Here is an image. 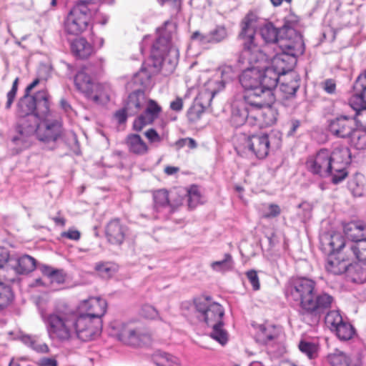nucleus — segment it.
Segmentation results:
<instances>
[{"mask_svg":"<svg viewBox=\"0 0 366 366\" xmlns=\"http://www.w3.org/2000/svg\"><path fill=\"white\" fill-rule=\"evenodd\" d=\"M252 111L242 100L234 102L231 116V122L233 126L235 127H240L247 121L252 124Z\"/></svg>","mask_w":366,"mask_h":366,"instance_id":"21","label":"nucleus"},{"mask_svg":"<svg viewBox=\"0 0 366 366\" xmlns=\"http://www.w3.org/2000/svg\"><path fill=\"white\" fill-rule=\"evenodd\" d=\"M332 332L340 340L348 341L355 335V329L350 322L343 320Z\"/></svg>","mask_w":366,"mask_h":366,"instance_id":"39","label":"nucleus"},{"mask_svg":"<svg viewBox=\"0 0 366 366\" xmlns=\"http://www.w3.org/2000/svg\"><path fill=\"white\" fill-rule=\"evenodd\" d=\"M128 227L119 218L112 219L105 227V237L114 245H121L128 233Z\"/></svg>","mask_w":366,"mask_h":366,"instance_id":"18","label":"nucleus"},{"mask_svg":"<svg viewBox=\"0 0 366 366\" xmlns=\"http://www.w3.org/2000/svg\"><path fill=\"white\" fill-rule=\"evenodd\" d=\"M152 360L157 366H177V359L163 351L157 350L152 355Z\"/></svg>","mask_w":366,"mask_h":366,"instance_id":"40","label":"nucleus"},{"mask_svg":"<svg viewBox=\"0 0 366 366\" xmlns=\"http://www.w3.org/2000/svg\"><path fill=\"white\" fill-rule=\"evenodd\" d=\"M359 114L354 117L340 115L327 121L325 129L331 135L340 139H349L360 121L357 119Z\"/></svg>","mask_w":366,"mask_h":366,"instance_id":"12","label":"nucleus"},{"mask_svg":"<svg viewBox=\"0 0 366 366\" xmlns=\"http://www.w3.org/2000/svg\"><path fill=\"white\" fill-rule=\"evenodd\" d=\"M237 152L243 155L247 151L259 159L266 158L269 152L270 141L269 134L259 132L252 134H242L237 137L234 146Z\"/></svg>","mask_w":366,"mask_h":366,"instance_id":"8","label":"nucleus"},{"mask_svg":"<svg viewBox=\"0 0 366 366\" xmlns=\"http://www.w3.org/2000/svg\"><path fill=\"white\" fill-rule=\"evenodd\" d=\"M348 264L341 254L332 252L328 254L325 269L328 272L340 274L347 270Z\"/></svg>","mask_w":366,"mask_h":366,"instance_id":"29","label":"nucleus"},{"mask_svg":"<svg viewBox=\"0 0 366 366\" xmlns=\"http://www.w3.org/2000/svg\"><path fill=\"white\" fill-rule=\"evenodd\" d=\"M347 185L354 196H362L365 188L364 176L359 173L355 174V176L350 179Z\"/></svg>","mask_w":366,"mask_h":366,"instance_id":"45","label":"nucleus"},{"mask_svg":"<svg viewBox=\"0 0 366 366\" xmlns=\"http://www.w3.org/2000/svg\"><path fill=\"white\" fill-rule=\"evenodd\" d=\"M154 207L159 209L167 206H173L169 199V194L167 189H162L153 192Z\"/></svg>","mask_w":366,"mask_h":366,"instance_id":"44","label":"nucleus"},{"mask_svg":"<svg viewBox=\"0 0 366 366\" xmlns=\"http://www.w3.org/2000/svg\"><path fill=\"white\" fill-rule=\"evenodd\" d=\"M296 57L282 51L272 59V66L277 69L282 75L290 72L296 62Z\"/></svg>","mask_w":366,"mask_h":366,"instance_id":"33","label":"nucleus"},{"mask_svg":"<svg viewBox=\"0 0 366 366\" xmlns=\"http://www.w3.org/2000/svg\"><path fill=\"white\" fill-rule=\"evenodd\" d=\"M327 247H324L323 249L328 252V254L335 252L340 254L342 249H346L347 252L349 251V243H346L343 236L340 233H333L330 237H325Z\"/></svg>","mask_w":366,"mask_h":366,"instance_id":"30","label":"nucleus"},{"mask_svg":"<svg viewBox=\"0 0 366 366\" xmlns=\"http://www.w3.org/2000/svg\"><path fill=\"white\" fill-rule=\"evenodd\" d=\"M128 115L129 112L124 107L122 109L117 111L114 114V117L118 121L119 124H123L126 122Z\"/></svg>","mask_w":366,"mask_h":366,"instance_id":"64","label":"nucleus"},{"mask_svg":"<svg viewBox=\"0 0 366 366\" xmlns=\"http://www.w3.org/2000/svg\"><path fill=\"white\" fill-rule=\"evenodd\" d=\"M246 276L252 286L254 291L260 288L259 280L257 271L254 269L249 270L246 272Z\"/></svg>","mask_w":366,"mask_h":366,"instance_id":"60","label":"nucleus"},{"mask_svg":"<svg viewBox=\"0 0 366 366\" xmlns=\"http://www.w3.org/2000/svg\"><path fill=\"white\" fill-rule=\"evenodd\" d=\"M144 134L150 144L160 143L163 140V138L154 128L147 129Z\"/></svg>","mask_w":366,"mask_h":366,"instance_id":"59","label":"nucleus"},{"mask_svg":"<svg viewBox=\"0 0 366 366\" xmlns=\"http://www.w3.org/2000/svg\"><path fill=\"white\" fill-rule=\"evenodd\" d=\"M38 366H58V362L56 357H42L38 362Z\"/></svg>","mask_w":366,"mask_h":366,"instance_id":"63","label":"nucleus"},{"mask_svg":"<svg viewBox=\"0 0 366 366\" xmlns=\"http://www.w3.org/2000/svg\"><path fill=\"white\" fill-rule=\"evenodd\" d=\"M61 237L62 238L77 241L81 237V233L77 229H69L67 231L62 232Z\"/></svg>","mask_w":366,"mask_h":366,"instance_id":"61","label":"nucleus"},{"mask_svg":"<svg viewBox=\"0 0 366 366\" xmlns=\"http://www.w3.org/2000/svg\"><path fill=\"white\" fill-rule=\"evenodd\" d=\"M259 19L255 11H249L241 21V30L238 36L242 41L243 48L239 56L242 63L255 64L267 59L266 54L257 43L255 38V29Z\"/></svg>","mask_w":366,"mask_h":366,"instance_id":"2","label":"nucleus"},{"mask_svg":"<svg viewBox=\"0 0 366 366\" xmlns=\"http://www.w3.org/2000/svg\"><path fill=\"white\" fill-rule=\"evenodd\" d=\"M299 349L310 359H313L318 356V345L302 340L299 343Z\"/></svg>","mask_w":366,"mask_h":366,"instance_id":"50","label":"nucleus"},{"mask_svg":"<svg viewBox=\"0 0 366 366\" xmlns=\"http://www.w3.org/2000/svg\"><path fill=\"white\" fill-rule=\"evenodd\" d=\"M344 233L351 243L366 241V222L362 220L351 221L343 226Z\"/></svg>","mask_w":366,"mask_h":366,"instance_id":"23","label":"nucleus"},{"mask_svg":"<svg viewBox=\"0 0 366 366\" xmlns=\"http://www.w3.org/2000/svg\"><path fill=\"white\" fill-rule=\"evenodd\" d=\"M42 274L47 277L51 284L62 285L66 279V274L62 269H55L44 265L41 267Z\"/></svg>","mask_w":366,"mask_h":366,"instance_id":"37","label":"nucleus"},{"mask_svg":"<svg viewBox=\"0 0 366 366\" xmlns=\"http://www.w3.org/2000/svg\"><path fill=\"white\" fill-rule=\"evenodd\" d=\"M327 360L332 366H360V362L352 358L346 353L335 349L333 352L327 355Z\"/></svg>","mask_w":366,"mask_h":366,"instance_id":"28","label":"nucleus"},{"mask_svg":"<svg viewBox=\"0 0 366 366\" xmlns=\"http://www.w3.org/2000/svg\"><path fill=\"white\" fill-rule=\"evenodd\" d=\"M319 154L320 152H317L315 154L310 156L306 162L307 169L313 174H319L320 172Z\"/></svg>","mask_w":366,"mask_h":366,"instance_id":"56","label":"nucleus"},{"mask_svg":"<svg viewBox=\"0 0 366 366\" xmlns=\"http://www.w3.org/2000/svg\"><path fill=\"white\" fill-rule=\"evenodd\" d=\"M36 267V260L28 254H24L16 259L14 269L18 274H24L31 272Z\"/></svg>","mask_w":366,"mask_h":366,"instance_id":"36","label":"nucleus"},{"mask_svg":"<svg viewBox=\"0 0 366 366\" xmlns=\"http://www.w3.org/2000/svg\"><path fill=\"white\" fill-rule=\"evenodd\" d=\"M282 212L280 207L274 203H271L267 207V212L262 214L264 219H273L277 217Z\"/></svg>","mask_w":366,"mask_h":366,"instance_id":"58","label":"nucleus"},{"mask_svg":"<svg viewBox=\"0 0 366 366\" xmlns=\"http://www.w3.org/2000/svg\"><path fill=\"white\" fill-rule=\"evenodd\" d=\"M144 99V94L140 90L134 91L129 95L124 107L129 112V116L137 114L142 109Z\"/></svg>","mask_w":366,"mask_h":366,"instance_id":"34","label":"nucleus"},{"mask_svg":"<svg viewBox=\"0 0 366 366\" xmlns=\"http://www.w3.org/2000/svg\"><path fill=\"white\" fill-rule=\"evenodd\" d=\"M365 127L364 129L357 127L349 138L350 146L357 150L366 149V123Z\"/></svg>","mask_w":366,"mask_h":366,"instance_id":"41","label":"nucleus"},{"mask_svg":"<svg viewBox=\"0 0 366 366\" xmlns=\"http://www.w3.org/2000/svg\"><path fill=\"white\" fill-rule=\"evenodd\" d=\"M19 118L16 130L20 135L19 138L28 137L34 134L37 136V129L40 126L36 120L37 117H26Z\"/></svg>","mask_w":366,"mask_h":366,"instance_id":"26","label":"nucleus"},{"mask_svg":"<svg viewBox=\"0 0 366 366\" xmlns=\"http://www.w3.org/2000/svg\"><path fill=\"white\" fill-rule=\"evenodd\" d=\"M267 61V59L264 61H259L255 64H249L252 65L242 71L239 76V81L241 85L245 90L258 87L260 83L261 69L259 66H255L257 64H264ZM247 62H244L245 64Z\"/></svg>","mask_w":366,"mask_h":366,"instance_id":"20","label":"nucleus"},{"mask_svg":"<svg viewBox=\"0 0 366 366\" xmlns=\"http://www.w3.org/2000/svg\"><path fill=\"white\" fill-rule=\"evenodd\" d=\"M125 144L128 152L136 156H144L149 152L148 144L138 134H129L125 138Z\"/></svg>","mask_w":366,"mask_h":366,"instance_id":"25","label":"nucleus"},{"mask_svg":"<svg viewBox=\"0 0 366 366\" xmlns=\"http://www.w3.org/2000/svg\"><path fill=\"white\" fill-rule=\"evenodd\" d=\"M211 267L214 270L219 272H226L231 270L233 267L232 257L230 254L227 253L222 260L215 261L211 264Z\"/></svg>","mask_w":366,"mask_h":366,"instance_id":"48","label":"nucleus"},{"mask_svg":"<svg viewBox=\"0 0 366 366\" xmlns=\"http://www.w3.org/2000/svg\"><path fill=\"white\" fill-rule=\"evenodd\" d=\"M349 251L358 262L366 264V240L350 243L349 244Z\"/></svg>","mask_w":366,"mask_h":366,"instance_id":"43","label":"nucleus"},{"mask_svg":"<svg viewBox=\"0 0 366 366\" xmlns=\"http://www.w3.org/2000/svg\"><path fill=\"white\" fill-rule=\"evenodd\" d=\"M353 94L349 99L350 106L360 114L366 110V69L362 71L353 84Z\"/></svg>","mask_w":366,"mask_h":366,"instance_id":"15","label":"nucleus"},{"mask_svg":"<svg viewBox=\"0 0 366 366\" xmlns=\"http://www.w3.org/2000/svg\"><path fill=\"white\" fill-rule=\"evenodd\" d=\"M188 205L190 208H194L202 203V195L197 186L192 185L187 190Z\"/></svg>","mask_w":366,"mask_h":366,"instance_id":"49","label":"nucleus"},{"mask_svg":"<svg viewBox=\"0 0 366 366\" xmlns=\"http://www.w3.org/2000/svg\"><path fill=\"white\" fill-rule=\"evenodd\" d=\"M322 89L329 95H337V81L335 79H327L322 82Z\"/></svg>","mask_w":366,"mask_h":366,"instance_id":"57","label":"nucleus"},{"mask_svg":"<svg viewBox=\"0 0 366 366\" xmlns=\"http://www.w3.org/2000/svg\"><path fill=\"white\" fill-rule=\"evenodd\" d=\"M204 112V107L202 104H194L187 111V119L190 122H196L201 118Z\"/></svg>","mask_w":366,"mask_h":366,"instance_id":"52","label":"nucleus"},{"mask_svg":"<svg viewBox=\"0 0 366 366\" xmlns=\"http://www.w3.org/2000/svg\"><path fill=\"white\" fill-rule=\"evenodd\" d=\"M350 162L351 152L347 146L337 145L332 151L322 148V168L325 167V174L333 184H339L347 177L345 166Z\"/></svg>","mask_w":366,"mask_h":366,"instance_id":"5","label":"nucleus"},{"mask_svg":"<svg viewBox=\"0 0 366 366\" xmlns=\"http://www.w3.org/2000/svg\"><path fill=\"white\" fill-rule=\"evenodd\" d=\"M260 35L263 40L267 43H277L280 39L278 38L279 30L272 24L267 23L263 25L259 30Z\"/></svg>","mask_w":366,"mask_h":366,"instance_id":"42","label":"nucleus"},{"mask_svg":"<svg viewBox=\"0 0 366 366\" xmlns=\"http://www.w3.org/2000/svg\"><path fill=\"white\" fill-rule=\"evenodd\" d=\"M347 270L352 282L362 284L366 282V264L362 262H356L347 267Z\"/></svg>","mask_w":366,"mask_h":366,"instance_id":"38","label":"nucleus"},{"mask_svg":"<svg viewBox=\"0 0 366 366\" xmlns=\"http://www.w3.org/2000/svg\"><path fill=\"white\" fill-rule=\"evenodd\" d=\"M91 9L81 4H75L64 23L67 34L78 36L85 31L91 21Z\"/></svg>","mask_w":366,"mask_h":366,"instance_id":"9","label":"nucleus"},{"mask_svg":"<svg viewBox=\"0 0 366 366\" xmlns=\"http://www.w3.org/2000/svg\"><path fill=\"white\" fill-rule=\"evenodd\" d=\"M252 115V124L259 127H267L277 122L278 112L271 104L262 107L257 110L251 112Z\"/></svg>","mask_w":366,"mask_h":366,"instance_id":"19","label":"nucleus"},{"mask_svg":"<svg viewBox=\"0 0 366 366\" xmlns=\"http://www.w3.org/2000/svg\"><path fill=\"white\" fill-rule=\"evenodd\" d=\"M19 78L16 77L13 83L11 89L6 94V102L5 108L9 109L14 103L19 89Z\"/></svg>","mask_w":366,"mask_h":366,"instance_id":"54","label":"nucleus"},{"mask_svg":"<svg viewBox=\"0 0 366 366\" xmlns=\"http://www.w3.org/2000/svg\"><path fill=\"white\" fill-rule=\"evenodd\" d=\"M110 86L106 83L94 81L92 88L85 96L94 102L109 100Z\"/></svg>","mask_w":366,"mask_h":366,"instance_id":"31","label":"nucleus"},{"mask_svg":"<svg viewBox=\"0 0 366 366\" xmlns=\"http://www.w3.org/2000/svg\"><path fill=\"white\" fill-rule=\"evenodd\" d=\"M13 300V294L11 288L0 282V308L7 307Z\"/></svg>","mask_w":366,"mask_h":366,"instance_id":"51","label":"nucleus"},{"mask_svg":"<svg viewBox=\"0 0 366 366\" xmlns=\"http://www.w3.org/2000/svg\"><path fill=\"white\" fill-rule=\"evenodd\" d=\"M343 320L338 310H331L325 315L324 322L325 327L332 332Z\"/></svg>","mask_w":366,"mask_h":366,"instance_id":"46","label":"nucleus"},{"mask_svg":"<svg viewBox=\"0 0 366 366\" xmlns=\"http://www.w3.org/2000/svg\"><path fill=\"white\" fill-rule=\"evenodd\" d=\"M278 46L282 51L293 56L302 55L305 51V44L302 36L295 30L287 31L285 36H281Z\"/></svg>","mask_w":366,"mask_h":366,"instance_id":"16","label":"nucleus"},{"mask_svg":"<svg viewBox=\"0 0 366 366\" xmlns=\"http://www.w3.org/2000/svg\"><path fill=\"white\" fill-rule=\"evenodd\" d=\"M72 54L77 58L85 59L89 58L94 52L93 46L84 38H78L71 43Z\"/></svg>","mask_w":366,"mask_h":366,"instance_id":"32","label":"nucleus"},{"mask_svg":"<svg viewBox=\"0 0 366 366\" xmlns=\"http://www.w3.org/2000/svg\"><path fill=\"white\" fill-rule=\"evenodd\" d=\"M255 341L262 345L272 344L277 341L280 335V327L269 323H263L253 325Z\"/></svg>","mask_w":366,"mask_h":366,"instance_id":"17","label":"nucleus"},{"mask_svg":"<svg viewBox=\"0 0 366 366\" xmlns=\"http://www.w3.org/2000/svg\"><path fill=\"white\" fill-rule=\"evenodd\" d=\"M162 112V108L157 101L152 99H148L144 112L133 122V130L137 132H142L145 127L152 124L159 118Z\"/></svg>","mask_w":366,"mask_h":366,"instance_id":"14","label":"nucleus"},{"mask_svg":"<svg viewBox=\"0 0 366 366\" xmlns=\"http://www.w3.org/2000/svg\"><path fill=\"white\" fill-rule=\"evenodd\" d=\"M242 101L252 110H257L264 105L272 104L274 97L272 91L258 86L247 89Z\"/></svg>","mask_w":366,"mask_h":366,"instance_id":"13","label":"nucleus"},{"mask_svg":"<svg viewBox=\"0 0 366 366\" xmlns=\"http://www.w3.org/2000/svg\"><path fill=\"white\" fill-rule=\"evenodd\" d=\"M300 78L294 71L282 75L280 80V91L285 94V98L293 97L300 88Z\"/></svg>","mask_w":366,"mask_h":366,"instance_id":"24","label":"nucleus"},{"mask_svg":"<svg viewBox=\"0 0 366 366\" xmlns=\"http://www.w3.org/2000/svg\"><path fill=\"white\" fill-rule=\"evenodd\" d=\"M79 318L84 320V327L92 340L101 332V319L107 312V302L102 297H90L79 302Z\"/></svg>","mask_w":366,"mask_h":366,"instance_id":"6","label":"nucleus"},{"mask_svg":"<svg viewBox=\"0 0 366 366\" xmlns=\"http://www.w3.org/2000/svg\"><path fill=\"white\" fill-rule=\"evenodd\" d=\"M62 125L59 121L46 122L38 127L37 138L42 142H55L61 137Z\"/></svg>","mask_w":366,"mask_h":366,"instance_id":"22","label":"nucleus"},{"mask_svg":"<svg viewBox=\"0 0 366 366\" xmlns=\"http://www.w3.org/2000/svg\"><path fill=\"white\" fill-rule=\"evenodd\" d=\"M117 337L123 345L133 347L150 345L153 342L149 332L132 322L123 325Z\"/></svg>","mask_w":366,"mask_h":366,"instance_id":"10","label":"nucleus"},{"mask_svg":"<svg viewBox=\"0 0 366 366\" xmlns=\"http://www.w3.org/2000/svg\"><path fill=\"white\" fill-rule=\"evenodd\" d=\"M280 75H282V74L272 65L265 67L263 71L261 70L259 83L261 87L264 89H269L272 91V89L277 86L278 81L280 80Z\"/></svg>","mask_w":366,"mask_h":366,"instance_id":"27","label":"nucleus"},{"mask_svg":"<svg viewBox=\"0 0 366 366\" xmlns=\"http://www.w3.org/2000/svg\"><path fill=\"white\" fill-rule=\"evenodd\" d=\"M175 30L176 26L168 21L158 29L159 36L154 42L151 50V56L154 59L162 61L169 52H177L172 44V34Z\"/></svg>","mask_w":366,"mask_h":366,"instance_id":"11","label":"nucleus"},{"mask_svg":"<svg viewBox=\"0 0 366 366\" xmlns=\"http://www.w3.org/2000/svg\"><path fill=\"white\" fill-rule=\"evenodd\" d=\"M227 36V30L223 26H217L214 30L210 31L209 42H219L224 39Z\"/></svg>","mask_w":366,"mask_h":366,"instance_id":"55","label":"nucleus"},{"mask_svg":"<svg viewBox=\"0 0 366 366\" xmlns=\"http://www.w3.org/2000/svg\"><path fill=\"white\" fill-rule=\"evenodd\" d=\"M184 107L183 99L180 97H177L169 104V108L171 110L179 112L182 110Z\"/></svg>","mask_w":366,"mask_h":366,"instance_id":"62","label":"nucleus"},{"mask_svg":"<svg viewBox=\"0 0 366 366\" xmlns=\"http://www.w3.org/2000/svg\"><path fill=\"white\" fill-rule=\"evenodd\" d=\"M196 310L202 314L204 322L212 328L211 337L224 345L228 340L227 332L223 328L224 315L221 305L212 302L209 297H199L194 300Z\"/></svg>","mask_w":366,"mask_h":366,"instance_id":"4","label":"nucleus"},{"mask_svg":"<svg viewBox=\"0 0 366 366\" xmlns=\"http://www.w3.org/2000/svg\"><path fill=\"white\" fill-rule=\"evenodd\" d=\"M40 83V79L36 78L24 90V94L17 104L16 113L19 117H35L39 119H45L50 114V102L49 92L40 90L34 95L31 91Z\"/></svg>","mask_w":366,"mask_h":366,"instance_id":"3","label":"nucleus"},{"mask_svg":"<svg viewBox=\"0 0 366 366\" xmlns=\"http://www.w3.org/2000/svg\"><path fill=\"white\" fill-rule=\"evenodd\" d=\"M94 81L90 75L83 70L78 71L74 77V84L76 89L84 96L89 92Z\"/></svg>","mask_w":366,"mask_h":366,"instance_id":"35","label":"nucleus"},{"mask_svg":"<svg viewBox=\"0 0 366 366\" xmlns=\"http://www.w3.org/2000/svg\"><path fill=\"white\" fill-rule=\"evenodd\" d=\"M139 315L147 320H156L159 317L158 310L152 305L144 304L139 310Z\"/></svg>","mask_w":366,"mask_h":366,"instance_id":"53","label":"nucleus"},{"mask_svg":"<svg viewBox=\"0 0 366 366\" xmlns=\"http://www.w3.org/2000/svg\"><path fill=\"white\" fill-rule=\"evenodd\" d=\"M84 320L79 319L78 313L66 305L56 307L45 319L46 330L49 337L59 342H67L77 337L83 341L91 340Z\"/></svg>","mask_w":366,"mask_h":366,"instance_id":"1","label":"nucleus"},{"mask_svg":"<svg viewBox=\"0 0 366 366\" xmlns=\"http://www.w3.org/2000/svg\"><path fill=\"white\" fill-rule=\"evenodd\" d=\"M95 271L103 278H109L116 271L115 265L111 262H99L95 264Z\"/></svg>","mask_w":366,"mask_h":366,"instance_id":"47","label":"nucleus"},{"mask_svg":"<svg viewBox=\"0 0 366 366\" xmlns=\"http://www.w3.org/2000/svg\"><path fill=\"white\" fill-rule=\"evenodd\" d=\"M315 283L307 278L292 280L287 288V296L300 303L309 313H313L320 307V295L315 290Z\"/></svg>","mask_w":366,"mask_h":366,"instance_id":"7","label":"nucleus"}]
</instances>
